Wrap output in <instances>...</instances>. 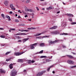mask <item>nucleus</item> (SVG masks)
<instances>
[{
    "label": "nucleus",
    "instance_id": "58",
    "mask_svg": "<svg viewBox=\"0 0 76 76\" xmlns=\"http://www.w3.org/2000/svg\"><path fill=\"white\" fill-rule=\"evenodd\" d=\"M53 73V74H54V73H55L54 72V71H53L52 72Z\"/></svg>",
    "mask_w": 76,
    "mask_h": 76
},
{
    "label": "nucleus",
    "instance_id": "59",
    "mask_svg": "<svg viewBox=\"0 0 76 76\" xmlns=\"http://www.w3.org/2000/svg\"><path fill=\"white\" fill-rule=\"evenodd\" d=\"M37 10H39V9L37 7Z\"/></svg>",
    "mask_w": 76,
    "mask_h": 76
},
{
    "label": "nucleus",
    "instance_id": "15",
    "mask_svg": "<svg viewBox=\"0 0 76 76\" xmlns=\"http://www.w3.org/2000/svg\"><path fill=\"white\" fill-rule=\"evenodd\" d=\"M40 46L41 47H43V46H45L44 43H42L40 44Z\"/></svg>",
    "mask_w": 76,
    "mask_h": 76
},
{
    "label": "nucleus",
    "instance_id": "18",
    "mask_svg": "<svg viewBox=\"0 0 76 76\" xmlns=\"http://www.w3.org/2000/svg\"><path fill=\"white\" fill-rule=\"evenodd\" d=\"M43 50L39 52L38 53V52L37 53H36V54H42L43 53Z\"/></svg>",
    "mask_w": 76,
    "mask_h": 76
},
{
    "label": "nucleus",
    "instance_id": "23",
    "mask_svg": "<svg viewBox=\"0 0 76 76\" xmlns=\"http://www.w3.org/2000/svg\"><path fill=\"white\" fill-rule=\"evenodd\" d=\"M17 35H25V34L23 33H20V34H16Z\"/></svg>",
    "mask_w": 76,
    "mask_h": 76
},
{
    "label": "nucleus",
    "instance_id": "53",
    "mask_svg": "<svg viewBox=\"0 0 76 76\" xmlns=\"http://www.w3.org/2000/svg\"><path fill=\"white\" fill-rule=\"evenodd\" d=\"M57 14H58V13H60V11H59L58 12H57Z\"/></svg>",
    "mask_w": 76,
    "mask_h": 76
},
{
    "label": "nucleus",
    "instance_id": "56",
    "mask_svg": "<svg viewBox=\"0 0 76 76\" xmlns=\"http://www.w3.org/2000/svg\"><path fill=\"white\" fill-rule=\"evenodd\" d=\"M40 1H44V0H40Z\"/></svg>",
    "mask_w": 76,
    "mask_h": 76
},
{
    "label": "nucleus",
    "instance_id": "52",
    "mask_svg": "<svg viewBox=\"0 0 76 76\" xmlns=\"http://www.w3.org/2000/svg\"><path fill=\"white\" fill-rule=\"evenodd\" d=\"M10 13V14H12V11H10L9 12Z\"/></svg>",
    "mask_w": 76,
    "mask_h": 76
},
{
    "label": "nucleus",
    "instance_id": "55",
    "mask_svg": "<svg viewBox=\"0 0 76 76\" xmlns=\"http://www.w3.org/2000/svg\"><path fill=\"white\" fill-rule=\"evenodd\" d=\"M18 18H20V15H19Z\"/></svg>",
    "mask_w": 76,
    "mask_h": 76
},
{
    "label": "nucleus",
    "instance_id": "50",
    "mask_svg": "<svg viewBox=\"0 0 76 76\" xmlns=\"http://www.w3.org/2000/svg\"><path fill=\"white\" fill-rule=\"evenodd\" d=\"M62 47L63 48H66V46H65L64 45H63L62 46Z\"/></svg>",
    "mask_w": 76,
    "mask_h": 76
},
{
    "label": "nucleus",
    "instance_id": "20",
    "mask_svg": "<svg viewBox=\"0 0 76 76\" xmlns=\"http://www.w3.org/2000/svg\"><path fill=\"white\" fill-rule=\"evenodd\" d=\"M30 48L31 50H32V49H34V48H35V47H34V46L32 45H31V46L30 47Z\"/></svg>",
    "mask_w": 76,
    "mask_h": 76
},
{
    "label": "nucleus",
    "instance_id": "57",
    "mask_svg": "<svg viewBox=\"0 0 76 76\" xmlns=\"http://www.w3.org/2000/svg\"><path fill=\"white\" fill-rule=\"evenodd\" d=\"M24 72H25L26 73V70H24Z\"/></svg>",
    "mask_w": 76,
    "mask_h": 76
},
{
    "label": "nucleus",
    "instance_id": "48",
    "mask_svg": "<svg viewBox=\"0 0 76 76\" xmlns=\"http://www.w3.org/2000/svg\"><path fill=\"white\" fill-rule=\"evenodd\" d=\"M31 61L32 63H35V61Z\"/></svg>",
    "mask_w": 76,
    "mask_h": 76
},
{
    "label": "nucleus",
    "instance_id": "51",
    "mask_svg": "<svg viewBox=\"0 0 76 76\" xmlns=\"http://www.w3.org/2000/svg\"><path fill=\"white\" fill-rule=\"evenodd\" d=\"M24 17H25V18H26L27 17H28V15H26Z\"/></svg>",
    "mask_w": 76,
    "mask_h": 76
},
{
    "label": "nucleus",
    "instance_id": "43",
    "mask_svg": "<svg viewBox=\"0 0 76 76\" xmlns=\"http://www.w3.org/2000/svg\"><path fill=\"white\" fill-rule=\"evenodd\" d=\"M17 38H18V39H20L21 38V37H20L18 36L17 37Z\"/></svg>",
    "mask_w": 76,
    "mask_h": 76
},
{
    "label": "nucleus",
    "instance_id": "42",
    "mask_svg": "<svg viewBox=\"0 0 76 76\" xmlns=\"http://www.w3.org/2000/svg\"><path fill=\"white\" fill-rule=\"evenodd\" d=\"M28 63L29 64H31V60H29V61H28Z\"/></svg>",
    "mask_w": 76,
    "mask_h": 76
},
{
    "label": "nucleus",
    "instance_id": "28",
    "mask_svg": "<svg viewBox=\"0 0 76 76\" xmlns=\"http://www.w3.org/2000/svg\"><path fill=\"white\" fill-rule=\"evenodd\" d=\"M52 7H49L48 8H47V10H51V9H52Z\"/></svg>",
    "mask_w": 76,
    "mask_h": 76
},
{
    "label": "nucleus",
    "instance_id": "13",
    "mask_svg": "<svg viewBox=\"0 0 76 76\" xmlns=\"http://www.w3.org/2000/svg\"><path fill=\"white\" fill-rule=\"evenodd\" d=\"M43 60V61H46L47 62H49V61H51V60L47 59H44Z\"/></svg>",
    "mask_w": 76,
    "mask_h": 76
},
{
    "label": "nucleus",
    "instance_id": "54",
    "mask_svg": "<svg viewBox=\"0 0 76 76\" xmlns=\"http://www.w3.org/2000/svg\"><path fill=\"white\" fill-rule=\"evenodd\" d=\"M27 29H28V30H29L30 29H31V28H27Z\"/></svg>",
    "mask_w": 76,
    "mask_h": 76
},
{
    "label": "nucleus",
    "instance_id": "3",
    "mask_svg": "<svg viewBox=\"0 0 76 76\" xmlns=\"http://www.w3.org/2000/svg\"><path fill=\"white\" fill-rule=\"evenodd\" d=\"M16 73H17V72L15 70L12 71V72L11 73V76H16Z\"/></svg>",
    "mask_w": 76,
    "mask_h": 76
},
{
    "label": "nucleus",
    "instance_id": "47",
    "mask_svg": "<svg viewBox=\"0 0 76 76\" xmlns=\"http://www.w3.org/2000/svg\"><path fill=\"white\" fill-rule=\"evenodd\" d=\"M50 29H51V30H52V29H53V27H52L50 28Z\"/></svg>",
    "mask_w": 76,
    "mask_h": 76
},
{
    "label": "nucleus",
    "instance_id": "11",
    "mask_svg": "<svg viewBox=\"0 0 76 76\" xmlns=\"http://www.w3.org/2000/svg\"><path fill=\"white\" fill-rule=\"evenodd\" d=\"M29 39V38H27L26 39H24L23 40V43L25 42H26L27 41H28Z\"/></svg>",
    "mask_w": 76,
    "mask_h": 76
},
{
    "label": "nucleus",
    "instance_id": "29",
    "mask_svg": "<svg viewBox=\"0 0 76 76\" xmlns=\"http://www.w3.org/2000/svg\"><path fill=\"white\" fill-rule=\"evenodd\" d=\"M75 67H76V65L72 66H71L70 67V69H73V68H75Z\"/></svg>",
    "mask_w": 76,
    "mask_h": 76
},
{
    "label": "nucleus",
    "instance_id": "30",
    "mask_svg": "<svg viewBox=\"0 0 76 76\" xmlns=\"http://www.w3.org/2000/svg\"><path fill=\"white\" fill-rule=\"evenodd\" d=\"M27 10L28 12H32V9H28Z\"/></svg>",
    "mask_w": 76,
    "mask_h": 76
},
{
    "label": "nucleus",
    "instance_id": "7",
    "mask_svg": "<svg viewBox=\"0 0 76 76\" xmlns=\"http://www.w3.org/2000/svg\"><path fill=\"white\" fill-rule=\"evenodd\" d=\"M45 71H44L42 72H39L37 75V76H41V75H42L43 74V73H45Z\"/></svg>",
    "mask_w": 76,
    "mask_h": 76
},
{
    "label": "nucleus",
    "instance_id": "46",
    "mask_svg": "<svg viewBox=\"0 0 76 76\" xmlns=\"http://www.w3.org/2000/svg\"><path fill=\"white\" fill-rule=\"evenodd\" d=\"M72 54H74V55H76V53L73 52H72Z\"/></svg>",
    "mask_w": 76,
    "mask_h": 76
},
{
    "label": "nucleus",
    "instance_id": "10",
    "mask_svg": "<svg viewBox=\"0 0 76 76\" xmlns=\"http://www.w3.org/2000/svg\"><path fill=\"white\" fill-rule=\"evenodd\" d=\"M10 7L12 9V10H15V8H14L13 7V5L12 4H10Z\"/></svg>",
    "mask_w": 76,
    "mask_h": 76
},
{
    "label": "nucleus",
    "instance_id": "39",
    "mask_svg": "<svg viewBox=\"0 0 76 76\" xmlns=\"http://www.w3.org/2000/svg\"><path fill=\"white\" fill-rule=\"evenodd\" d=\"M44 61L43 62V63H44V64H45V63H47V62L46 61Z\"/></svg>",
    "mask_w": 76,
    "mask_h": 76
},
{
    "label": "nucleus",
    "instance_id": "45",
    "mask_svg": "<svg viewBox=\"0 0 76 76\" xmlns=\"http://www.w3.org/2000/svg\"><path fill=\"white\" fill-rule=\"evenodd\" d=\"M18 12L20 13H22V12H20V10H19L18 11Z\"/></svg>",
    "mask_w": 76,
    "mask_h": 76
},
{
    "label": "nucleus",
    "instance_id": "62",
    "mask_svg": "<svg viewBox=\"0 0 76 76\" xmlns=\"http://www.w3.org/2000/svg\"><path fill=\"white\" fill-rule=\"evenodd\" d=\"M42 10H45V9L44 8H43V9H42Z\"/></svg>",
    "mask_w": 76,
    "mask_h": 76
},
{
    "label": "nucleus",
    "instance_id": "2",
    "mask_svg": "<svg viewBox=\"0 0 76 76\" xmlns=\"http://www.w3.org/2000/svg\"><path fill=\"white\" fill-rule=\"evenodd\" d=\"M23 53H25V52H16L14 54L15 56H20V55H22Z\"/></svg>",
    "mask_w": 76,
    "mask_h": 76
},
{
    "label": "nucleus",
    "instance_id": "44",
    "mask_svg": "<svg viewBox=\"0 0 76 76\" xmlns=\"http://www.w3.org/2000/svg\"><path fill=\"white\" fill-rule=\"evenodd\" d=\"M10 60V59H7L6 60V61H9Z\"/></svg>",
    "mask_w": 76,
    "mask_h": 76
},
{
    "label": "nucleus",
    "instance_id": "49",
    "mask_svg": "<svg viewBox=\"0 0 76 76\" xmlns=\"http://www.w3.org/2000/svg\"><path fill=\"white\" fill-rule=\"evenodd\" d=\"M0 29L1 30H3V29H4V28H0Z\"/></svg>",
    "mask_w": 76,
    "mask_h": 76
},
{
    "label": "nucleus",
    "instance_id": "41",
    "mask_svg": "<svg viewBox=\"0 0 76 76\" xmlns=\"http://www.w3.org/2000/svg\"><path fill=\"white\" fill-rule=\"evenodd\" d=\"M69 20L70 22H72V19L71 18H69Z\"/></svg>",
    "mask_w": 76,
    "mask_h": 76
},
{
    "label": "nucleus",
    "instance_id": "32",
    "mask_svg": "<svg viewBox=\"0 0 76 76\" xmlns=\"http://www.w3.org/2000/svg\"><path fill=\"white\" fill-rule=\"evenodd\" d=\"M15 20L16 22H19V20L18 19H15Z\"/></svg>",
    "mask_w": 76,
    "mask_h": 76
},
{
    "label": "nucleus",
    "instance_id": "38",
    "mask_svg": "<svg viewBox=\"0 0 76 76\" xmlns=\"http://www.w3.org/2000/svg\"><path fill=\"white\" fill-rule=\"evenodd\" d=\"M75 24H76V22H72L71 23V25H75Z\"/></svg>",
    "mask_w": 76,
    "mask_h": 76
},
{
    "label": "nucleus",
    "instance_id": "1",
    "mask_svg": "<svg viewBox=\"0 0 76 76\" xmlns=\"http://www.w3.org/2000/svg\"><path fill=\"white\" fill-rule=\"evenodd\" d=\"M60 41H62V40H56L54 41H52L51 40H50L48 41V42L49 43V45H50V44H54L55 43H56V42H59Z\"/></svg>",
    "mask_w": 76,
    "mask_h": 76
},
{
    "label": "nucleus",
    "instance_id": "16",
    "mask_svg": "<svg viewBox=\"0 0 76 76\" xmlns=\"http://www.w3.org/2000/svg\"><path fill=\"white\" fill-rule=\"evenodd\" d=\"M6 18H7L8 19V20H10L11 19H10V17L8 16V15H6L5 16Z\"/></svg>",
    "mask_w": 76,
    "mask_h": 76
},
{
    "label": "nucleus",
    "instance_id": "12",
    "mask_svg": "<svg viewBox=\"0 0 76 76\" xmlns=\"http://www.w3.org/2000/svg\"><path fill=\"white\" fill-rule=\"evenodd\" d=\"M67 15L68 16H69L70 17H73V15L71 14H67Z\"/></svg>",
    "mask_w": 76,
    "mask_h": 76
},
{
    "label": "nucleus",
    "instance_id": "9",
    "mask_svg": "<svg viewBox=\"0 0 76 76\" xmlns=\"http://www.w3.org/2000/svg\"><path fill=\"white\" fill-rule=\"evenodd\" d=\"M4 4L5 6H8V4H9V1H4Z\"/></svg>",
    "mask_w": 76,
    "mask_h": 76
},
{
    "label": "nucleus",
    "instance_id": "14",
    "mask_svg": "<svg viewBox=\"0 0 76 76\" xmlns=\"http://www.w3.org/2000/svg\"><path fill=\"white\" fill-rule=\"evenodd\" d=\"M17 62H19L20 63H22L23 62V60L22 59H19L17 61Z\"/></svg>",
    "mask_w": 76,
    "mask_h": 76
},
{
    "label": "nucleus",
    "instance_id": "63",
    "mask_svg": "<svg viewBox=\"0 0 76 76\" xmlns=\"http://www.w3.org/2000/svg\"><path fill=\"white\" fill-rule=\"evenodd\" d=\"M53 17H54V18H56V16H54Z\"/></svg>",
    "mask_w": 76,
    "mask_h": 76
},
{
    "label": "nucleus",
    "instance_id": "17",
    "mask_svg": "<svg viewBox=\"0 0 76 76\" xmlns=\"http://www.w3.org/2000/svg\"><path fill=\"white\" fill-rule=\"evenodd\" d=\"M18 31H22V32H23V31H25V32H28V31H28V30H25L23 31L22 30H20V29H19Z\"/></svg>",
    "mask_w": 76,
    "mask_h": 76
},
{
    "label": "nucleus",
    "instance_id": "24",
    "mask_svg": "<svg viewBox=\"0 0 76 76\" xmlns=\"http://www.w3.org/2000/svg\"><path fill=\"white\" fill-rule=\"evenodd\" d=\"M37 44H38V43H34V44H33L31 45H32V46H33L34 47V46H36V45H37Z\"/></svg>",
    "mask_w": 76,
    "mask_h": 76
},
{
    "label": "nucleus",
    "instance_id": "26",
    "mask_svg": "<svg viewBox=\"0 0 76 76\" xmlns=\"http://www.w3.org/2000/svg\"><path fill=\"white\" fill-rule=\"evenodd\" d=\"M0 37H1V38H5V37H6V36H5L1 35L0 36Z\"/></svg>",
    "mask_w": 76,
    "mask_h": 76
},
{
    "label": "nucleus",
    "instance_id": "64",
    "mask_svg": "<svg viewBox=\"0 0 76 76\" xmlns=\"http://www.w3.org/2000/svg\"><path fill=\"white\" fill-rule=\"evenodd\" d=\"M63 3L64 5L65 4V3H64V2H63Z\"/></svg>",
    "mask_w": 76,
    "mask_h": 76
},
{
    "label": "nucleus",
    "instance_id": "8",
    "mask_svg": "<svg viewBox=\"0 0 76 76\" xmlns=\"http://www.w3.org/2000/svg\"><path fill=\"white\" fill-rule=\"evenodd\" d=\"M0 72L1 73H5V71L3 69H0Z\"/></svg>",
    "mask_w": 76,
    "mask_h": 76
},
{
    "label": "nucleus",
    "instance_id": "40",
    "mask_svg": "<svg viewBox=\"0 0 76 76\" xmlns=\"http://www.w3.org/2000/svg\"><path fill=\"white\" fill-rule=\"evenodd\" d=\"M17 42H22V40H19Z\"/></svg>",
    "mask_w": 76,
    "mask_h": 76
},
{
    "label": "nucleus",
    "instance_id": "60",
    "mask_svg": "<svg viewBox=\"0 0 76 76\" xmlns=\"http://www.w3.org/2000/svg\"><path fill=\"white\" fill-rule=\"evenodd\" d=\"M28 20H29V21H31V19H28Z\"/></svg>",
    "mask_w": 76,
    "mask_h": 76
},
{
    "label": "nucleus",
    "instance_id": "61",
    "mask_svg": "<svg viewBox=\"0 0 76 76\" xmlns=\"http://www.w3.org/2000/svg\"><path fill=\"white\" fill-rule=\"evenodd\" d=\"M15 15L16 16H18V14H16Z\"/></svg>",
    "mask_w": 76,
    "mask_h": 76
},
{
    "label": "nucleus",
    "instance_id": "4",
    "mask_svg": "<svg viewBox=\"0 0 76 76\" xmlns=\"http://www.w3.org/2000/svg\"><path fill=\"white\" fill-rule=\"evenodd\" d=\"M58 34V32L57 31H53L51 32V34H53V35H57Z\"/></svg>",
    "mask_w": 76,
    "mask_h": 76
},
{
    "label": "nucleus",
    "instance_id": "35",
    "mask_svg": "<svg viewBox=\"0 0 76 76\" xmlns=\"http://www.w3.org/2000/svg\"><path fill=\"white\" fill-rule=\"evenodd\" d=\"M60 35H68V34L67 33H63V34H61Z\"/></svg>",
    "mask_w": 76,
    "mask_h": 76
},
{
    "label": "nucleus",
    "instance_id": "25",
    "mask_svg": "<svg viewBox=\"0 0 76 76\" xmlns=\"http://www.w3.org/2000/svg\"><path fill=\"white\" fill-rule=\"evenodd\" d=\"M11 52V51H10V52H8L6 53H5V55H6V56H7V55H8V54H10V53Z\"/></svg>",
    "mask_w": 76,
    "mask_h": 76
},
{
    "label": "nucleus",
    "instance_id": "37",
    "mask_svg": "<svg viewBox=\"0 0 76 76\" xmlns=\"http://www.w3.org/2000/svg\"><path fill=\"white\" fill-rule=\"evenodd\" d=\"M10 30H11V31H15L16 29H15L11 28L10 29Z\"/></svg>",
    "mask_w": 76,
    "mask_h": 76
},
{
    "label": "nucleus",
    "instance_id": "34",
    "mask_svg": "<svg viewBox=\"0 0 76 76\" xmlns=\"http://www.w3.org/2000/svg\"><path fill=\"white\" fill-rule=\"evenodd\" d=\"M57 26H53V29H56L57 28Z\"/></svg>",
    "mask_w": 76,
    "mask_h": 76
},
{
    "label": "nucleus",
    "instance_id": "22",
    "mask_svg": "<svg viewBox=\"0 0 76 76\" xmlns=\"http://www.w3.org/2000/svg\"><path fill=\"white\" fill-rule=\"evenodd\" d=\"M47 58V56H42L40 57V58Z\"/></svg>",
    "mask_w": 76,
    "mask_h": 76
},
{
    "label": "nucleus",
    "instance_id": "33",
    "mask_svg": "<svg viewBox=\"0 0 76 76\" xmlns=\"http://www.w3.org/2000/svg\"><path fill=\"white\" fill-rule=\"evenodd\" d=\"M1 16L4 19V15L3 14H1Z\"/></svg>",
    "mask_w": 76,
    "mask_h": 76
},
{
    "label": "nucleus",
    "instance_id": "27",
    "mask_svg": "<svg viewBox=\"0 0 76 76\" xmlns=\"http://www.w3.org/2000/svg\"><path fill=\"white\" fill-rule=\"evenodd\" d=\"M68 56L70 58H73V57L72 56L68 55Z\"/></svg>",
    "mask_w": 76,
    "mask_h": 76
},
{
    "label": "nucleus",
    "instance_id": "31",
    "mask_svg": "<svg viewBox=\"0 0 76 76\" xmlns=\"http://www.w3.org/2000/svg\"><path fill=\"white\" fill-rule=\"evenodd\" d=\"M42 33H39V34H37L35 35V37H37V36H39V35H41V34H42Z\"/></svg>",
    "mask_w": 76,
    "mask_h": 76
},
{
    "label": "nucleus",
    "instance_id": "6",
    "mask_svg": "<svg viewBox=\"0 0 76 76\" xmlns=\"http://www.w3.org/2000/svg\"><path fill=\"white\" fill-rule=\"evenodd\" d=\"M67 62L69 64H74V62L72 60H68L67 61Z\"/></svg>",
    "mask_w": 76,
    "mask_h": 76
},
{
    "label": "nucleus",
    "instance_id": "36",
    "mask_svg": "<svg viewBox=\"0 0 76 76\" xmlns=\"http://www.w3.org/2000/svg\"><path fill=\"white\" fill-rule=\"evenodd\" d=\"M30 1V0H27L26 1V3H28Z\"/></svg>",
    "mask_w": 76,
    "mask_h": 76
},
{
    "label": "nucleus",
    "instance_id": "21",
    "mask_svg": "<svg viewBox=\"0 0 76 76\" xmlns=\"http://www.w3.org/2000/svg\"><path fill=\"white\" fill-rule=\"evenodd\" d=\"M53 65H52V66H50V67H49V68L47 69L48 71H49L50 70V69L51 68H52V67H53Z\"/></svg>",
    "mask_w": 76,
    "mask_h": 76
},
{
    "label": "nucleus",
    "instance_id": "19",
    "mask_svg": "<svg viewBox=\"0 0 76 76\" xmlns=\"http://www.w3.org/2000/svg\"><path fill=\"white\" fill-rule=\"evenodd\" d=\"M13 64H11L10 65L9 67L11 69L13 68Z\"/></svg>",
    "mask_w": 76,
    "mask_h": 76
},
{
    "label": "nucleus",
    "instance_id": "5",
    "mask_svg": "<svg viewBox=\"0 0 76 76\" xmlns=\"http://www.w3.org/2000/svg\"><path fill=\"white\" fill-rule=\"evenodd\" d=\"M47 37H49V36H44V37L39 36V37H37L36 38V39H42V38H46Z\"/></svg>",
    "mask_w": 76,
    "mask_h": 76
}]
</instances>
